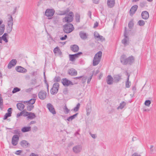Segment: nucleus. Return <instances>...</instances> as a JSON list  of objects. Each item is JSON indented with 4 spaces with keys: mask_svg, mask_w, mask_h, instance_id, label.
I'll return each instance as SVG.
<instances>
[{
    "mask_svg": "<svg viewBox=\"0 0 156 156\" xmlns=\"http://www.w3.org/2000/svg\"><path fill=\"white\" fill-rule=\"evenodd\" d=\"M120 61L123 65H126L127 64L131 65L134 62V58L132 56L126 58V55H123L121 57Z\"/></svg>",
    "mask_w": 156,
    "mask_h": 156,
    "instance_id": "obj_1",
    "label": "nucleus"
},
{
    "mask_svg": "<svg viewBox=\"0 0 156 156\" xmlns=\"http://www.w3.org/2000/svg\"><path fill=\"white\" fill-rule=\"evenodd\" d=\"M102 55V52L100 51L96 53L94 57L93 65V66L97 65L100 62Z\"/></svg>",
    "mask_w": 156,
    "mask_h": 156,
    "instance_id": "obj_2",
    "label": "nucleus"
},
{
    "mask_svg": "<svg viewBox=\"0 0 156 156\" xmlns=\"http://www.w3.org/2000/svg\"><path fill=\"white\" fill-rule=\"evenodd\" d=\"M74 29L73 24L70 23L66 24L64 26V31L66 33L71 32Z\"/></svg>",
    "mask_w": 156,
    "mask_h": 156,
    "instance_id": "obj_3",
    "label": "nucleus"
},
{
    "mask_svg": "<svg viewBox=\"0 0 156 156\" xmlns=\"http://www.w3.org/2000/svg\"><path fill=\"white\" fill-rule=\"evenodd\" d=\"M59 88V84L58 83H54L53 87L50 90V92L52 94L54 95L57 93Z\"/></svg>",
    "mask_w": 156,
    "mask_h": 156,
    "instance_id": "obj_4",
    "label": "nucleus"
},
{
    "mask_svg": "<svg viewBox=\"0 0 156 156\" xmlns=\"http://www.w3.org/2000/svg\"><path fill=\"white\" fill-rule=\"evenodd\" d=\"M19 139V136L17 135L13 136L12 139V144L14 146H16L18 143Z\"/></svg>",
    "mask_w": 156,
    "mask_h": 156,
    "instance_id": "obj_5",
    "label": "nucleus"
},
{
    "mask_svg": "<svg viewBox=\"0 0 156 156\" xmlns=\"http://www.w3.org/2000/svg\"><path fill=\"white\" fill-rule=\"evenodd\" d=\"M55 12V10L53 9H47L45 12V15L47 17H51Z\"/></svg>",
    "mask_w": 156,
    "mask_h": 156,
    "instance_id": "obj_6",
    "label": "nucleus"
},
{
    "mask_svg": "<svg viewBox=\"0 0 156 156\" xmlns=\"http://www.w3.org/2000/svg\"><path fill=\"white\" fill-rule=\"evenodd\" d=\"M39 98L41 100H44L47 96V93L44 90H41L38 94Z\"/></svg>",
    "mask_w": 156,
    "mask_h": 156,
    "instance_id": "obj_7",
    "label": "nucleus"
},
{
    "mask_svg": "<svg viewBox=\"0 0 156 156\" xmlns=\"http://www.w3.org/2000/svg\"><path fill=\"white\" fill-rule=\"evenodd\" d=\"M47 107L49 110L50 112L53 115L56 114V111L53 106L51 103H48L47 105Z\"/></svg>",
    "mask_w": 156,
    "mask_h": 156,
    "instance_id": "obj_8",
    "label": "nucleus"
},
{
    "mask_svg": "<svg viewBox=\"0 0 156 156\" xmlns=\"http://www.w3.org/2000/svg\"><path fill=\"white\" fill-rule=\"evenodd\" d=\"M124 35L125 38L122 40V43L126 46L127 44V42L129 40L127 34V30L126 27H125L124 30Z\"/></svg>",
    "mask_w": 156,
    "mask_h": 156,
    "instance_id": "obj_9",
    "label": "nucleus"
},
{
    "mask_svg": "<svg viewBox=\"0 0 156 156\" xmlns=\"http://www.w3.org/2000/svg\"><path fill=\"white\" fill-rule=\"evenodd\" d=\"M82 149V146L80 145H76L73 148V151L75 153L80 152Z\"/></svg>",
    "mask_w": 156,
    "mask_h": 156,
    "instance_id": "obj_10",
    "label": "nucleus"
},
{
    "mask_svg": "<svg viewBox=\"0 0 156 156\" xmlns=\"http://www.w3.org/2000/svg\"><path fill=\"white\" fill-rule=\"evenodd\" d=\"M122 79V76L120 74L115 75L113 76V80L115 83H118Z\"/></svg>",
    "mask_w": 156,
    "mask_h": 156,
    "instance_id": "obj_11",
    "label": "nucleus"
},
{
    "mask_svg": "<svg viewBox=\"0 0 156 156\" xmlns=\"http://www.w3.org/2000/svg\"><path fill=\"white\" fill-rule=\"evenodd\" d=\"M16 70L18 72L23 73H26L27 72V69L19 66H17L16 67Z\"/></svg>",
    "mask_w": 156,
    "mask_h": 156,
    "instance_id": "obj_12",
    "label": "nucleus"
},
{
    "mask_svg": "<svg viewBox=\"0 0 156 156\" xmlns=\"http://www.w3.org/2000/svg\"><path fill=\"white\" fill-rule=\"evenodd\" d=\"M20 145L21 147L24 148H26L30 146V144L26 140H23L20 143Z\"/></svg>",
    "mask_w": 156,
    "mask_h": 156,
    "instance_id": "obj_13",
    "label": "nucleus"
},
{
    "mask_svg": "<svg viewBox=\"0 0 156 156\" xmlns=\"http://www.w3.org/2000/svg\"><path fill=\"white\" fill-rule=\"evenodd\" d=\"M68 74L71 76H76L77 74V71L74 69L71 68L68 71Z\"/></svg>",
    "mask_w": 156,
    "mask_h": 156,
    "instance_id": "obj_14",
    "label": "nucleus"
},
{
    "mask_svg": "<svg viewBox=\"0 0 156 156\" xmlns=\"http://www.w3.org/2000/svg\"><path fill=\"white\" fill-rule=\"evenodd\" d=\"M62 83L64 86H68L69 84L72 85L73 84V83L71 81L69 80L66 78L63 79H62Z\"/></svg>",
    "mask_w": 156,
    "mask_h": 156,
    "instance_id": "obj_15",
    "label": "nucleus"
},
{
    "mask_svg": "<svg viewBox=\"0 0 156 156\" xmlns=\"http://www.w3.org/2000/svg\"><path fill=\"white\" fill-rule=\"evenodd\" d=\"M79 36L82 39L85 40L87 38L88 35L84 31H81L79 33Z\"/></svg>",
    "mask_w": 156,
    "mask_h": 156,
    "instance_id": "obj_16",
    "label": "nucleus"
},
{
    "mask_svg": "<svg viewBox=\"0 0 156 156\" xmlns=\"http://www.w3.org/2000/svg\"><path fill=\"white\" fill-rule=\"evenodd\" d=\"M138 6L136 5H135L131 7L130 11L129 13L130 15H133L134 14L137 10Z\"/></svg>",
    "mask_w": 156,
    "mask_h": 156,
    "instance_id": "obj_17",
    "label": "nucleus"
},
{
    "mask_svg": "<svg viewBox=\"0 0 156 156\" xmlns=\"http://www.w3.org/2000/svg\"><path fill=\"white\" fill-rule=\"evenodd\" d=\"M25 116H27V118L30 119H33L35 118L36 116L34 113L27 112H26Z\"/></svg>",
    "mask_w": 156,
    "mask_h": 156,
    "instance_id": "obj_18",
    "label": "nucleus"
},
{
    "mask_svg": "<svg viewBox=\"0 0 156 156\" xmlns=\"http://www.w3.org/2000/svg\"><path fill=\"white\" fill-rule=\"evenodd\" d=\"M115 5V0H108L107 1V5L109 8H112Z\"/></svg>",
    "mask_w": 156,
    "mask_h": 156,
    "instance_id": "obj_19",
    "label": "nucleus"
},
{
    "mask_svg": "<svg viewBox=\"0 0 156 156\" xmlns=\"http://www.w3.org/2000/svg\"><path fill=\"white\" fill-rule=\"evenodd\" d=\"M70 49L73 52H76L79 51V48L77 45L74 44L70 46Z\"/></svg>",
    "mask_w": 156,
    "mask_h": 156,
    "instance_id": "obj_20",
    "label": "nucleus"
},
{
    "mask_svg": "<svg viewBox=\"0 0 156 156\" xmlns=\"http://www.w3.org/2000/svg\"><path fill=\"white\" fill-rule=\"evenodd\" d=\"M141 16L143 19H147L149 17V13L147 11H143L141 13Z\"/></svg>",
    "mask_w": 156,
    "mask_h": 156,
    "instance_id": "obj_21",
    "label": "nucleus"
},
{
    "mask_svg": "<svg viewBox=\"0 0 156 156\" xmlns=\"http://www.w3.org/2000/svg\"><path fill=\"white\" fill-rule=\"evenodd\" d=\"M107 83L109 85L112 84L113 82V78L111 75L108 76L107 77Z\"/></svg>",
    "mask_w": 156,
    "mask_h": 156,
    "instance_id": "obj_22",
    "label": "nucleus"
},
{
    "mask_svg": "<svg viewBox=\"0 0 156 156\" xmlns=\"http://www.w3.org/2000/svg\"><path fill=\"white\" fill-rule=\"evenodd\" d=\"M8 16H9V17L8 20V26H12L13 24L12 17L10 15H9Z\"/></svg>",
    "mask_w": 156,
    "mask_h": 156,
    "instance_id": "obj_23",
    "label": "nucleus"
},
{
    "mask_svg": "<svg viewBox=\"0 0 156 156\" xmlns=\"http://www.w3.org/2000/svg\"><path fill=\"white\" fill-rule=\"evenodd\" d=\"M87 115H89L91 111V107L90 104H87L86 107Z\"/></svg>",
    "mask_w": 156,
    "mask_h": 156,
    "instance_id": "obj_24",
    "label": "nucleus"
},
{
    "mask_svg": "<svg viewBox=\"0 0 156 156\" xmlns=\"http://www.w3.org/2000/svg\"><path fill=\"white\" fill-rule=\"evenodd\" d=\"M16 106L17 108L20 111H22L25 107L24 105L21 103H18Z\"/></svg>",
    "mask_w": 156,
    "mask_h": 156,
    "instance_id": "obj_25",
    "label": "nucleus"
},
{
    "mask_svg": "<svg viewBox=\"0 0 156 156\" xmlns=\"http://www.w3.org/2000/svg\"><path fill=\"white\" fill-rule=\"evenodd\" d=\"M31 127L30 126H25L21 129V131L23 133H25L30 131Z\"/></svg>",
    "mask_w": 156,
    "mask_h": 156,
    "instance_id": "obj_26",
    "label": "nucleus"
},
{
    "mask_svg": "<svg viewBox=\"0 0 156 156\" xmlns=\"http://www.w3.org/2000/svg\"><path fill=\"white\" fill-rule=\"evenodd\" d=\"M63 20H64L65 22L69 23L73 21V17L66 16L64 18Z\"/></svg>",
    "mask_w": 156,
    "mask_h": 156,
    "instance_id": "obj_27",
    "label": "nucleus"
},
{
    "mask_svg": "<svg viewBox=\"0 0 156 156\" xmlns=\"http://www.w3.org/2000/svg\"><path fill=\"white\" fill-rule=\"evenodd\" d=\"M36 99L35 98H32L30 99L29 101H24L23 103H26L29 104H31V105H32L34 104L35 101Z\"/></svg>",
    "mask_w": 156,
    "mask_h": 156,
    "instance_id": "obj_28",
    "label": "nucleus"
},
{
    "mask_svg": "<svg viewBox=\"0 0 156 156\" xmlns=\"http://www.w3.org/2000/svg\"><path fill=\"white\" fill-rule=\"evenodd\" d=\"M78 114V113H76L74 115L70 116H69V117L67 118V120L69 122L72 121V120L75 119V117L77 116Z\"/></svg>",
    "mask_w": 156,
    "mask_h": 156,
    "instance_id": "obj_29",
    "label": "nucleus"
},
{
    "mask_svg": "<svg viewBox=\"0 0 156 156\" xmlns=\"http://www.w3.org/2000/svg\"><path fill=\"white\" fill-rule=\"evenodd\" d=\"M5 25L3 24L0 26V35L3 34L5 29Z\"/></svg>",
    "mask_w": 156,
    "mask_h": 156,
    "instance_id": "obj_30",
    "label": "nucleus"
},
{
    "mask_svg": "<svg viewBox=\"0 0 156 156\" xmlns=\"http://www.w3.org/2000/svg\"><path fill=\"white\" fill-rule=\"evenodd\" d=\"M8 35V34L6 33H5L1 37L2 40L5 41L6 43L8 42V41L7 38L6 36Z\"/></svg>",
    "mask_w": 156,
    "mask_h": 156,
    "instance_id": "obj_31",
    "label": "nucleus"
},
{
    "mask_svg": "<svg viewBox=\"0 0 156 156\" xmlns=\"http://www.w3.org/2000/svg\"><path fill=\"white\" fill-rule=\"evenodd\" d=\"M53 52L55 54L58 53L60 54H61V52L59 47H56L54 49Z\"/></svg>",
    "mask_w": 156,
    "mask_h": 156,
    "instance_id": "obj_32",
    "label": "nucleus"
},
{
    "mask_svg": "<svg viewBox=\"0 0 156 156\" xmlns=\"http://www.w3.org/2000/svg\"><path fill=\"white\" fill-rule=\"evenodd\" d=\"M126 105V103L124 101H122V103H120V105L117 108L118 109H122Z\"/></svg>",
    "mask_w": 156,
    "mask_h": 156,
    "instance_id": "obj_33",
    "label": "nucleus"
},
{
    "mask_svg": "<svg viewBox=\"0 0 156 156\" xmlns=\"http://www.w3.org/2000/svg\"><path fill=\"white\" fill-rule=\"evenodd\" d=\"M145 23L144 21L143 20H140L137 22V25L140 26H143L145 25Z\"/></svg>",
    "mask_w": 156,
    "mask_h": 156,
    "instance_id": "obj_34",
    "label": "nucleus"
},
{
    "mask_svg": "<svg viewBox=\"0 0 156 156\" xmlns=\"http://www.w3.org/2000/svg\"><path fill=\"white\" fill-rule=\"evenodd\" d=\"M69 60L72 62L74 61L76 58L74 55H69Z\"/></svg>",
    "mask_w": 156,
    "mask_h": 156,
    "instance_id": "obj_35",
    "label": "nucleus"
},
{
    "mask_svg": "<svg viewBox=\"0 0 156 156\" xmlns=\"http://www.w3.org/2000/svg\"><path fill=\"white\" fill-rule=\"evenodd\" d=\"M69 10V9L68 8L66 10L62 11L60 15H66L68 13Z\"/></svg>",
    "mask_w": 156,
    "mask_h": 156,
    "instance_id": "obj_36",
    "label": "nucleus"
},
{
    "mask_svg": "<svg viewBox=\"0 0 156 156\" xmlns=\"http://www.w3.org/2000/svg\"><path fill=\"white\" fill-rule=\"evenodd\" d=\"M14 134L16 135L18 134L20 135V131L18 129H16L14 130L13 131V132H12Z\"/></svg>",
    "mask_w": 156,
    "mask_h": 156,
    "instance_id": "obj_37",
    "label": "nucleus"
},
{
    "mask_svg": "<svg viewBox=\"0 0 156 156\" xmlns=\"http://www.w3.org/2000/svg\"><path fill=\"white\" fill-rule=\"evenodd\" d=\"M20 89L17 87H16L14 88L13 90L12 91V93L13 94L17 92L20 91Z\"/></svg>",
    "mask_w": 156,
    "mask_h": 156,
    "instance_id": "obj_38",
    "label": "nucleus"
},
{
    "mask_svg": "<svg viewBox=\"0 0 156 156\" xmlns=\"http://www.w3.org/2000/svg\"><path fill=\"white\" fill-rule=\"evenodd\" d=\"M75 19L76 22H79L80 20V15L78 13H76L75 15Z\"/></svg>",
    "mask_w": 156,
    "mask_h": 156,
    "instance_id": "obj_39",
    "label": "nucleus"
},
{
    "mask_svg": "<svg viewBox=\"0 0 156 156\" xmlns=\"http://www.w3.org/2000/svg\"><path fill=\"white\" fill-rule=\"evenodd\" d=\"M34 108V106L32 105H28L27 106V109L28 111H30Z\"/></svg>",
    "mask_w": 156,
    "mask_h": 156,
    "instance_id": "obj_40",
    "label": "nucleus"
},
{
    "mask_svg": "<svg viewBox=\"0 0 156 156\" xmlns=\"http://www.w3.org/2000/svg\"><path fill=\"white\" fill-rule=\"evenodd\" d=\"M12 26H8L7 27V32L9 33H10L12 31Z\"/></svg>",
    "mask_w": 156,
    "mask_h": 156,
    "instance_id": "obj_41",
    "label": "nucleus"
},
{
    "mask_svg": "<svg viewBox=\"0 0 156 156\" xmlns=\"http://www.w3.org/2000/svg\"><path fill=\"white\" fill-rule=\"evenodd\" d=\"M80 106V104L79 103H78L76 107L73 109V110L75 112L77 111L79 108Z\"/></svg>",
    "mask_w": 156,
    "mask_h": 156,
    "instance_id": "obj_42",
    "label": "nucleus"
},
{
    "mask_svg": "<svg viewBox=\"0 0 156 156\" xmlns=\"http://www.w3.org/2000/svg\"><path fill=\"white\" fill-rule=\"evenodd\" d=\"M11 116V113H6L4 115V117L3 118V119L5 120L7 119V118L10 117Z\"/></svg>",
    "mask_w": 156,
    "mask_h": 156,
    "instance_id": "obj_43",
    "label": "nucleus"
},
{
    "mask_svg": "<svg viewBox=\"0 0 156 156\" xmlns=\"http://www.w3.org/2000/svg\"><path fill=\"white\" fill-rule=\"evenodd\" d=\"M3 106V99L1 97V94H0V108H2Z\"/></svg>",
    "mask_w": 156,
    "mask_h": 156,
    "instance_id": "obj_44",
    "label": "nucleus"
},
{
    "mask_svg": "<svg viewBox=\"0 0 156 156\" xmlns=\"http://www.w3.org/2000/svg\"><path fill=\"white\" fill-rule=\"evenodd\" d=\"M61 78L59 76H56L54 79V82H59L60 81Z\"/></svg>",
    "mask_w": 156,
    "mask_h": 156,
    "instance_id": "obj_45",
    "label": "nucleus"
},
{
    "mask_svg": "<svg viewBox=\"0 0 156 156\" xmlns=\"http://www.w3.org/2000/svg\"><path fill=\"white\" fill-rule=\"evenodd\" d=\"M133 21H130L128 23V27L129 28H132L133 26Z\"/></svg>",
    "mask_w": 156,
    "mask_h": 156,
    "instance_id": "obj_46",
    "label": "nucleus"
},
{
    "mask_svg": "<svg viewBox=\"0 0 156 156\" xmlns=\"http://www.w3.org/2000/svg\"><path fill=\"white\" fill-rule=\"evenodd\" d=\"M151 103V101L149 100H146L144 103V104L146 106H149Z\"/></svg>",
    "mask_w": 156,
    "mask_h": 156,
    "instance_id": "obj_47",
    "label": "nucleus"
},
{
    "mask_svg": "<svg viewBox=\"0 0 156 156\" xmlns=\"http://www.w3.org/2000/svg\"><path fill=\"white\" fill-rule=\"evenodd\" d=\"M82 54V52H79L78 53H77L76 54H73L74 55V56L75 57V58H78Z\"/></svg>",
    "mask_w": 156,
    "mask_h": 156,
    "instance_id": "obj_48",
    "label": "nucleus"
},
{
    "mask_svg": "<svg viewBox=\"0 0 156 156\" xmlns=\"http://www.w3.org/2000/svg\"><path fill=\"white\" fill-rule=\"evenodd\" d=\"M64 111L66 114H68L69 111V110L67 108L66 105L65 106L64 108Z\"/></svg>",
    "mask_w": 156,
    "mask_h": 156,
    "instance_id": "obj_49",
    "label": "nucleus"
},
{
    "mask_svg": "<svg viewBox=\"0 0 156 156\" xmlns=\"http://www.w3.org/2000/svg\"><path fill=\"white\" fill-rule=\"evenodd\" d=\"M125 83L126 87L128 88L130 87L131 84L130 82H126Z\"/></svg>",
    "mask_w": 156,
    "mask_h": 156,
    "instance_id": "obj_50",
    "label": "nucleus"
},
{
    "mask_svg": "<svg viewBox=\"0 0 156 156\" xmlns=\"http://www.w3.org/2000/svg\"><path fill=\"white\" fill-rule=\"evenodd\" d=\"M146 5V3L145 2H141L140 3V5L141 8L144 7Z\"/></svg>",
    "mask_w": 156,
    "mask_h": 156,
    "instance_id": "obj_51",
    "label": "nucleus"
},
{
    "mask_svg": "<svg viewBox=\"0 0 156 156\" xmlns=\"http://www.w3.org/2000/svg\"><path fill=\"white\" fill-rule=\"evenodd\" d=\"M15 66L13 64H12L10 62L8 65V69H10L12 66Z\"/></svg>",
    "mask_w": 156,
    "mask_h": 156,
    "instance_id": "obj_52",
    "label": "nucleus"
},
{
    "mask_svg": "<svg viewBox=\"0 0 156 156\" xmlns=\"http://www.w3.org/2000/svg\"><path fill=\"white\" fill-rule=\"evenodd\" d=\"M10 62H11V63H12V64H13V65L15 66L16 63L17 61H16V60L15 59H13L12 60L10 61Z\"/></svg>",
    "mask_w": 156,
    "mask_h": 156,
    "instance_id": "obj_53",
    "label": "nucleus"
},
{
    "mask_svg": "<svg viewBox=\"0 0 156 156\" xmlns=\"http://www.w3.org/2000/svg\"><path fill=\"white\" fill-rule=\"evenodd\" d=\"M24 111H21L20 113H18L17 114V117H19L20 116L22 115L24 113Z\"/></svg>",
    "mask_w": 156,
    "mask_h": 156,
    "instance_id": "obj_54",
    "label": "nucleus"
},
{
    "mask_svg": "<svg viewBox=\"0 0 156 156\" xmlns=\"http://www.w3.org/2000/svg\"><path fill=\"white\" fill-rule=\"evenodd\" d=\"M38 130V128L37 126H34L32 128V130L33 132H36Z\"/></svg>",
    "mask_w": 156,
    "mask_h": 156,
    "instance_id": "obj_55",
    "label": "nucleus"
},
{
    "mask_svg": "<svg viewBox=\"0 0 156 156\" xmlns=\"http://www.w3.org/2000/svg\"><path fill=\"white\" fill-rule=\"evenodd\" d=\"M44 82L45 84H46V85L47 86V91L48 92V91H49V85L48 84V83H47V82L46 79L44 80Z\"/></svg>",
    "mask_w": 156,
    "mask_h": 156,
    "instance_id": "obj_56",
    "label": "nucleus"
},
{
    "mask_svg": "<svg viewBox=\"0 0 156 156\" xmlns=\"http://www.w3.org/2000/svg\"><path fill=\"white\" fill-rule=\"evenodd\" d=\"M82 78V83H84L86 80L87 79V77L86 76H83V77Z\"/></svg>",
    "mask_w": 156,
    "mask_h": 156,
    "instance_id": "obj_57",
    "label": "nucleus"
},
{
    "mask_svg": "<svg viewBox=\"0 0 156 156\" xmlns=\"http://www.w3.org/2000/svg\"><path fill=\"white\" fill-rule=\"evenodd\" d=\"M93 74H91V75L88 78L87 80V83H89L90 82L91 80Z\"/></svg>",
    "mask_w": 156,
    "mask_h": 156,
    "instance_id": "obj_58",
    "label": "nucleus"
},
{
    "mask_svg": "<svg viewBox=\"0 0 156 156\" xmlns=\"http://www.w3.org/2000/svg\"><path fill=\"white\" fill-rule=\"evenodd\" d=\"M94 35L95 37H96L97 38H99V36H100L99 34L96 32H95L94 33Z\"/></svg>",
    "mask_w": 156,
    "mask_h": 156,
    "instance_id": "obj_59",
    "label": "nucleus"
},
{
    "mask_svg": "<svg viewBox=\"0 0 156 156\" xmlns=\"http://www.w3.org/2000/svg\"><path fill=\"white\" fill-rule=\"evenodd\" d=\"M98 38L101 41H105V38L103 36H101V35H100L99 36V37Z\"/></svg>",
    "mask_w": 156,
    "mask_h": 156,
    "instance_id": "obj_60",
    "label": "nucleus"
},
{
    "mask_svg": "<svg viewBox=\"0 0 156 156\" xmlns=\"http://www.w3.org/2000/svg\"><path fill=\"white\" fill-rule=\"evenodd\" d=\"M67 37V36L66 35H65L63 37H62L60 38V39L61 40H65Z\"/></svg>",
    "mask_w": 156,
    "mask_h": 156,
    "instance_id": "obj_61",
    "label": "nucleus"
},
{
    "mask_svg": "<svg viewBox=\"0 0 156 156\" xmlns=\"http://www.w3.org/2000/svg\"><path fill=\"white\" fill-rule=\"evenodd\" d=\"M154 146L153 145H151L150 148V153L152 154L154 152V149L153 147Z\"/></svg>",
    "mask_w": 156,
    "mask_h": 156,
    "instance_id": "obj_62",
    "label": "nucleus"
},
{
    "mask_svg": "<svg viewBox=\"0 0 156 156\" xmlns=\"http://www.w3.org/2000/svg\"><path fill=\"white\" fill-rule=\"evenodd\" d=\"M90 134V135L94 139H95L97 137V136L96 134H93L91 133H89Z\"/></svg>",
    "mask_w": 156,
    "mask_h": 156,
    "instance_id": "obj_63",
    "label": "nucleus"
},
{
    "mask_svg": "<svg viewBox=\"0 0 156 156\" xmlns=\"http://www.w3.org/2000/svg\"><path fill=\"white\" fill-rule=\"evenodd\" d=\"M131 156H141L140 154H138V153H134Z\"/></svg>",
    "mask_w": 156,
    "mask_h": 156,
    "instance_id": "obj_64",
    "label": "nucleus"
}]
</instances>
